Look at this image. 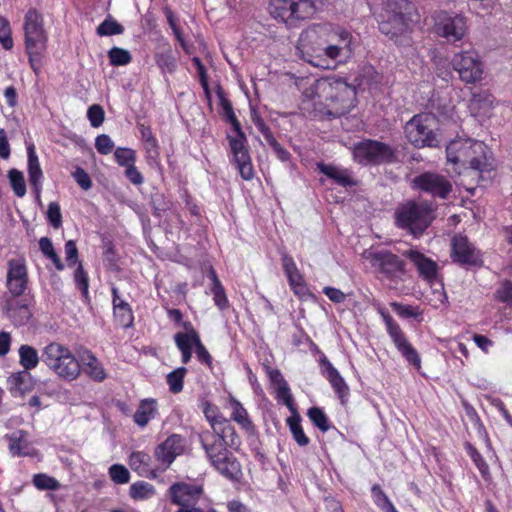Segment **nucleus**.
Segmentation results:
<instances>
[{
	"label": "nucleus",
	"mask_w": 512,
	"mask_h": 512,
	"mask_svg": "<svg viewBox=\"0 0 512 512\" xmlns=\"http://www.w3.org/2000/svg\"><path fill=\"white\" fill-rule=\"evenodd\" d=\"M317 169L338 186L352 188L357 185V181L352 177L348 169L340 168L332 164H325L323 162L317 163Z\"/></svg>",
	"instance_id": "nucleus-24"
},
{
	"label": "nucleus",
	"mask_w": 512,
	"mask_h": 512,
	"mask_svg": "<svg viewBox=\"0 0 512 512\" xmlns=\"http://www.w3.org/2000/svg\"><path fill=\"white\" fill-rule=\"evenodd\" d=\"M0 44L5 50H10L13 47V40L11 37V29L8 20L0 16Z\"/></svg>",
	"instance_id": "nucleus-55"
},
{
	"label": "nucleus",
	"mask_w": 512,
	"mask_h": 512,
	"mask_svg": "<svg viewBox=\"0 0 512 512\" xmlns=\"http://www.w3.org/2000/svg\"><path fill=\"white\" fill-rule=\"evenodd\" d=\"M287 425L292 433L294 440L299 446H306L309 443V438L305 435L301 426V419L298 415L291 416L287 419Z\"/></svg>",
	"instance_id": "nucleus-42"
},
{
	"label": "nucleus",
	"mask_w": 512,
	"mask_h": 512,
	"mask_svg": "<svg viewBox=\"0 0 512 512\" xmlns=\"http://www.w3.org/2000/svg\"><path fill=\"white\" fill-rule=\"evenodd\" d=\"M318 57L321 53L331 60L336 66L337 63L346 62L354 53L353 36L342 27H336L329 36L328 43L319 48Z\"/></svg>",
	"instance_id": "nucleus-9"
},
{
	"label": "nucleus",
	"mask_w": 512,
	"mask_h": 512,
	"mask_svg": "<svg viewBox=\"0 0 512 512\" xmlns=\"http://www.w3.org/2000/svg\"><path fill=\"white\" fill-rule=\"evenodd\" d=\"M434 28L439 36L446 38L449 42H456L466 33V18L460 14L440 11L435 16Z\"/></svg>",
	"instance_id": "nucleus-12"
},
{
	"label": "nucleus",
	"mask_w": 512,
	"mask_h": 512,
	"mask_svg": "<svg viewBox=\"0 0 512 512\" xmlns=\"http://www.w3.org/2000/svg\"><path fill=\"white\" fill-rule=\"evenodd\" d=\"M74 179L77 184L84 190H88L92 186V181L88 173L81 167H77L73 173Z\"/></svg>",
	"instance_id": "nucleus-63"
},
{
	"label": "nucleus",
	"mask_w": 512,
	"mask_h": 512,
	"mask_svg": "<svg viewBox=\"0 0 512 512\" xmlns=\"http://www.w3.org/2000/svg\"><path fill=\"white\" fill-rule=\"evenodd\" d=\"M41 361L59 379L72 382L81 374V365L71 349L59 342H50L41 353Z\"/></svg>",
	"instance_id": "nucleus-2"
},
{
	"label": "nucleus",
	"mask_w": 512,
	"mask_h": 512,
	"mask_svg": "<svg viewBox=\"0 0 512 512\" xmlns=\"http://www.w3.org/2000/svg\"><path fill=\"white\" fill-rule=\"evenodd\" d=\"M99 36H112L122 34L124 27L111 17L106 18L96 29Z\"/></svg>",
	"instance_id": "nucleus-48"
},
{
	"label": "nucleus",
	"mask_w": 512,
	"mask_h": 512,
	"mask_svg": "<svg viewBox=\"0 0 512 512\" xmlns=\"http://www.w3.org/2000/svg\"><path fill=\"white\" fill-rule=\"evenodd\" d=\"M149 454L137 451L133 452L129 457L130 467L141 476H147L151 472Z\"/></svg>",
	"instance_id": "nucleus-40"
},
{
	"label": "nucleus",
	"mask_w": 512,
	"mask_h": 512,
	"mask_svg": "<svg viewBox=\"0 0 512 512\" xmlns=\"http://www.w3.org/2000/svg\"><path fill=\"white\" fill-rule=\"evenodd\" d=\"M268 376L276 390L277 398L287 407L292 408L293 397L289 385L284 379L282 373L278 369H269Z\"/></svg>",
	"instance_id": "nucleus-31"
},
{
	"label": "nucleus",
	"mask_w": 512,
	"mask_h": 512,
	"mask_svg": "<svg viewBox=\"0 0 512 512\" xmlns=\"http://www.w3.org/2000/svg\"><path fill=\"white\" fill-rule=\"evenodd\" d=\"M308 416L313 424L318 427L321 431L326 432L329 430V422L328 418L323 412L322 409L318 407L310 408L308 411Z\"/></svg>",
	"instance_id": "nucleus-53"
},
{
	"label": "nucleus",
	"mask_w": 512,
	"mask_h": 512,
	"mask_svg": "<svg viewBox=\"0 0 512 512\" xmlns=\"http://www.w3.org/2000/svg\"><path fill=\"white\" fill-rule=\"evenodd\" d=\"M412 188L435 198L447 199L452 191V184L444 175L427 171L413 178Z\"/></svg>",
	"instance_id": "nucleus-13"
},
{
	"label": "nucleus",
	"mask_w": 512,
	"mask_h": 512,
	"mask_svg": "<svg viewBox=\"0 0 512 512\" xmlns=\"http://www.w3.org/2000/svg\"><path fill=\"white\" fill-rule=\"evenodd\" d=\"M8 178L15 195L23 197L26 194V184L23 173L17 169H11L8 172Z\"/></svg>",
	"instance_id": "nucleus-49"
},
{
	"label": "nucleus",
	"mask_w": 512,
	"mask_h": 512,
	"mask_svg": "<svg viewBox=\"0 0 512 512\" xmlns=\"http://www.w3.org/2000/svg\"><path fill=\"white\" fill-rule=\"evenodd\" d=\"M203 490L199 485L175 483L169 488L171 501L174 504L197 503Z\"/></svg>",
	"instance_id": "nucleus-22"
},
{
	"label": "nucleus",
	"mask_w": 512,
	"mask_h": 512,
	"mask_svg": "<svg viewBox=\"0 0 512 512\" xmlns=\"http://www.w3.org/2000/svg\"><path fill=\"white\" fill-rule=\"evenodd\" d=\"M352 154L354 161L363 166L394 164L398 162L396 148L373 139H364L355 143Z\"/></svg>",
	"instance_id": "nucleus-6"
},
{
	"label": "nucleus",
	"mask_w": 512,
	"mask_h": 512,
	"mask_svg": "<svg viewBox=\"0 0 512 512\" xmlns=\"http://www.w3.org/2000/svg\"><path fill=\"white\" fill-rule=\"evenodd\" d=\"M413 10L414 5L408 0H384L378 20L380 32L396 44H404Z\"/></svg>",
	"instance_id": "nucleus-1"
},
{
	"label": "nucleus",
	"mask_w": 512,
	"mask_h": 512,
	"mask_svg": "<svg viewBox=\"0 0 512 512\" xmlns=\"http://www.w3.org/2000/svg\"><path fill=\"white\" fill-rule=\"evenodd\" d=\"M108 57L112 66H125L132 61L131 53L119 47H112L108 51Z\"/></svg>",
	"instance_id": "nucleus-47"
},
{
	"label": "nucleus",
	"mask_w": 512,
	"mask_h": 512,
	"mask_svg": "<svg viewBox=\"0 0 512 512\" xmlns=\"http://www.w3.org/2000/svg\"><path fill=\"white\" fill-rule=\"evenodd\" d=\"M494 102V97L488 91H480L478 93H473L469 108L472 112L479 115H486L492 108Z\"/></svg>",
	"instance_id": "nucleus-34"
},
{
	"label": "nucleus",
	"mask_w": 512,
	"mask_h": 512,
	"mask_svg": "<svg viewBox=\"0 0 512 512\" xmlns=\"http://www.w3.org/2000/svg\"><path fill=\"white\" fill-rule=\"evenodd\" d=\"M324 5V0H270V15L288 26L311 18Z\"/></svg>",
	"instance_id": "nucleus-4"
},
{
	"label": "nucleus",
	"mask_w": 512,
	"mask_h": 512,
	"mask_svg": "<svg viewBox=\"0 0 512 512\" xmlns=\"http://www.w3.org/2000/svg\"><path fill=\"white\" fill-rule=\"evenodd\" d=\"M155 62L164 73H174L178 66L170 46L155 54Z\"/></svg>",
	"instance_id": "nucleus-37"
},
{
	"label": "nucleus",
	"mask_w": 512,
	"mask_h": 512,
	"mask_svg": "<svg viewBox=\"0 0 512 512\" xmlns=\"http://www.w3.org/2000/svg\"><path fill=\"white\" fill-rule=\"evenodd\" d=\"M157 415V401L152 398H146L140 401L133 415V420L137 426L144 428L151 420L155 419Z\"/></svg>",
	"instance_id": "nucleus-29"
},
{
	"label": "nucleus",
	"mask_w": 512,
	"mask_h": 512,
	"mask_svg": "<svg viewBox=\"0 0 512 512\" xmlns=\"http://www.w3.org/2000/svg\"><path fill=\"white\" fill-rule=\"evenodd\" d=\"M115 161L119 166L128 167L136 162L135 150L128 147H118L114 152Z\"/></svg>",
	"instance_id": "nucleus-50"
},
{
	"label": "nucleus",
	"mask_w": 512,
	"mask_h": 512,
	"mask_svg": "<svg viewBox=\"0 0 512 512\" xmlns=\"http://www.w3.org/2000/svg\"><path fill=\"white\" fill-rule=\"evenodd\" d=\"M391 307L397 313L398 316L404 319H417L422 316V311L418 306L404 305L398 302H392Z\"/></svg>",
	"instance_id": "nucleus-51"
},
{
	"label": "nucleus",
	"mask_w": 512,
	"mask_h": 512,
	"mask_svg": "<svg viewBox=\"0 0 512 512\" xmlns=\"http://www.w3.org/2000/svg\"><path fill=\"white\" fill-rule=\"evenodd\" d=\"M431 214L432 209L427 203L407 201L400 204L395 211L396 224H415L418 221L429 224Z\"/></svg>",
	"instance_id": "nucleus-18"
},
{
	"label": "nucleus",
	"mask_w": 512,
	"mask_h": 512,
	"mask_svg": "<svg viewBox=\"0 0 512 512\" xmlns=\"http://www.w3.org/2000/svg\"><path fill=\"white\" fill-rule=\"evenodd\" d=\"M210 463L221 475L228 479H238L241 474L240 464L230 452Z\"/></svg>",
	"instance_id": "nucleus-30"
},
{
	"label": "nucleus",
	"mask_w": 512,
	"mask_h": 512,
	"mask_svg": "<svg viewBox=\"0 0 512 512\" xmlns=\"http://www.w3.org/2000/svg\"><path fill=\"white\" fill-rule=\"evenodd\" d=\"M467 139L452 140L446 147L447 162L453 166L456 174L460 175L467 170V159L469 158V144Z\"/></svg>",
	"instance_id": "nucleus-20"
},
{
	"label": "nucleus",
	"mask_w": 512,
	"mask_h": 512,
	"mask_svg": "<svg viewBox=\"0 0 512 512\" xmlns=\"http://www.w3.org/2000/svg\"><path fill=\"white\" fill-rule=\"evenodd\" d=\"M379 314L381 315L386 326V331L392 339V342L394 343L398 352L402 355L408 364L419 370L421 368L420 355L408 341L400 326L394 321V319L386 310L380 309Z\"/></svg>",
	"instance_id": "nucleus-11"
},
{
	"label": "nucleus",
	"mask_w": 512,
	"mask_h": 512,
	"mask_svg": "<svg viewBox=\"0 0 512 512\" xmlns=\"http://www.w3.org/2000/svg\"><path fill=\"white\" fill-rule=\"evenodd\" d=\"M87 117L92 127H99L102 125L105 117V112L102 106L94 104L88 108Z\"/></svg>",
	"instance_id": "nucleus-58"
},
{
	"label": "nucleus",
	"mask_w": 512,
	"mask_h": 512,
	"mask_svg": "<svg viewBox=\"0 0 512 512\" xmlns=\"http://www.w3.org/2000/svg\"><path fill=\"white\" fill-rule=\"evenodd\" d=\"M28 154V176L30 185L33 187L35 192L39 194L41 188V179L43 177L42 169L39 164L38 156L35 152V147L30 144L27 147Z\"/></svg>",
	"instance_id": "nucleus-33"
},
{
	"label": "nucleus",
	"mask_w": 512,
	"mask_h": 512,
	"mask_svg": "<svg viewBox=\"0 0 512 512\" xmlns=\"http://www.w3.org/2000/svg\"><path fill=\"white\" fill-rule=\"evenodd\" d=\"M496 298L503 303L512 306V282L506 281L495 292Z\"/></svg>",
	"instance_id": "nucleus-60"
},
{
	"label": "nucleus",
	"mask_w": 512,
	"mask_h": 512,
	"mask_svg": "<svg viewBox=\"0 0 512 512\" xmlns=\"http://www.w3.org/2000/svg\"><path fill=\"white\" fill-rule=\"evenodd\" d=\"M33 484L39 490L56 491L59 490L61 484L57 479L45 473H38L33 476Z\"/></svg>",
	"instance_id": "nucleus-46"
},
{
	"label": "nucleus",
	"mask_w": 512,
	"mask_h": 512,
	"mask_svg": "<svg viewBox=\"0 0 512 512\" xmlns=\"http://www.w3.org/2000/svg\"><path fill=\"white\" fill-rule=\"evenodd\" d=\"M202 410L205 415V418L207 419V421L209 422V424L212 428V431L215 428L219 427V425L222 424V420L227 419L220 413V411L216 405H214L208 401H206L202 404Z\"/></svg>",
	"instance_id": "nucleus-44"
},
{
	"label": "nucleus",
	"mask_w": 512,
	"mask_h": 512,
	"mask_svg": "<svg viewBox=\"0 0 512 512\" xmlns=\"http://www.w3.org/2000/svg\"><path fill=\"white\" fill-rule=\"evenodd\" d=\"M199 440L210 462L228 453L227 445L214 431H203L199 434Z\"/></svg>",
	"instance_id": "nucleus-25"
},
{
	"label": "nucleus",
	"mask_w": 512,
	"mask_h": 512,
	"mask_svg": "<svg viewBox=\"0 0 512 512\" xmlns=\"http://www.w3.org/2000/svg\"><path fill=\"white\" fill-rule=\"evenodd\" d=\"M213 431L219 438L223 439V442L228 447L237 449L240 446V437L237 435L234 426L228 419L222 420V424L215 428Z\"/></svg>",
	"instance_id": "nucleus-35"
},
{
	"label": "nucleus",
	"mask_w": 512,
	"mask_h": 512,
	"mask_svg": "<svg viewBox=\"0 0 512 512\" xmlns=\"http://www.w3.org/2000/svg\"><path fill=\"white\" fill-rule=\"evenodd\" d=\"M361 258L368 262L376 273L395 284L403 280L405 263L396 254L386 249L368 248L361 253Z\"/></svg>",
	"instance_id": "nucleus-5"
},
{
	"label": "nucleus",
	"mask_w": 512,
	"mask_h": 512,
	"mask_svg": "<svg viewBox=\"0 0 512 512\" xmlns=\"http://www.w3.org/2000/svg\"><path fill=\"white\" fill-rule=\"evenodd\" d=\"M469 158L467 159V170L471 169L478 173L479 178L483 179V173L494 169V159L488 146L478 140L468 138Z\"/></svg>",
	"instance_id": "nucleus-16"
},
{
	"label": "nucleus",
	"mask_w": 512,
	"mask_h": 512,
	"mask_svg": "<svg viewBox=\"0 0 512 512\" xmlns=\"http://www.w3.org/2000/svg\"><path fill=\"white\" fill-rule=\"evenodd\" d=\"M268 145L272 148L273 152L275 153V155L277 156V158L279 160H281L282 162H287L290 160L291 158V154L290 152L285 149L277 140L274 136H272V138H269L268 140H266Z\"/></svg>",
	"instance_id": "nucleus-61"
},
{
	"label": "nucleus",
	"mask_w": 512,
	"mask_h": 512,
	"mask_svg": "<svg viewBox=\"0 0 512 512\" xmlns=\"http://www.w3.org/2000/svg\"><path fill=\"white\" fill-rule=\"evenodd\" d=\"M95 148L102 155L110 154L114 149V142L107 134L98 135L95 139Z\"/></svg>",
	"instance_id": "nucleus-59"
},
{
	"label": "nucleus",
	"mask_w": 512,
	"mask_h": 512,
	"mask_svg": "<svg viewBox=\"0 0 512 512\" xmlns=\"http://www.w3.org/2000/svg\"><path fill=\"white\" fill-rule=\"evenodd\" d=\"M211 293L213 294L214 304L220 309L224 310L228 307L229 301L226 296L224 287L222 284L211 285Z\"/></svg>",
	"instance_id": "nucleus-57"
},
{
	"label": "nucleus",
	"mask_w": 512,
	"mask_h": 512,
	"mask_svg": "<svg viewBox=\"0 0 512 512\" xmlns=\"http://www.w3.org/2000/svg\"><path fill=\"white\" fill-rule=\"evenodd\" d=\"M217 97L219 99V105L221 106L223 113L222 116L224 117L225 121L236 116L234 113V109L232 107L231 101L226 97V94L222 87L218 86L216 90Z\"/></svg>",
	"instance_id": "nucleus-56"
},
{
	"label": "nucleus",
	"mask_w": 512,
	"mask_h": 512,
	"mask_svg": "<svg viewBox=\"0 0 512 512\" xmlns=\"http://www.w3.org/2000/svg\"><path fill=\"white\" fill-rule=\"evenodd\" d=\"M227 403L228 408L231 411V419L238 423L247 433H253L254 425L243 405L231 395L229 396Z\"/></svg>",
	"instance_id": "nucleus-32"
},
{
	"label": "nucleus",
	"mask_w": 512,
	"mask_h": 512,
	"mask_svg": "<svg viewBox=\"0 0 512 512\" xmlns=\"http://www.w3.org/2000/svg\"><path fill=\"white\" fill-rule=\"evenodd\" d=\"M318 88L325 99L334 104L335 112L329 111L333 117L349 113L356 105V87L348 84L344 79L339 78L333 81H323Z\"/></svg>",
	"instance_id": "nucleus-7"
},
{
	"label": "nucleus",
	"mask_w": 512,
	"mask_h": 512,
	"mask_svg": "<svg viewBox=\"0 0 512 512\" xmlns=\"http://www.w3.org/2000/svg\"><path fill=\"white\" fill-rule=\"evenodd\" d=\"M186 372L185 367H179L167 375L166 381L172 393L177 394L182 391Z\"/></svg>",
	"instance_id": "nucleus-45"
},
{
	"label": "nucleus",
	"mask_w": 512,
	"mask_h": 512,
	"mask_svg": "<svg viewBox=\"0 0 512 512\" xmlns=\"http://www.w3.org/2000/svg\"><path fill=\"white\" fill-rule=\"evenodd\" d=\"M124 174L126 178L136 186L142 185L144 183V177L141 174V172L137 169L135 164L126 167Z\"/></svg>",
	"instance_id": "nucleus-64"
},
{
	"label": "nucleus",
	"mask_w": 512,
	"mask_h": 512,
	"mask_svg": "<svg viewBox=\"0 0 512 512\" xmlns=\"http://www.w3.org/2000/svg\"><path fill=\"white\" fill-rule=\"evenodd\" d=\"M174 341L180 351H193V349H195L197 344L200 342V337L194 329H191L188 332L176 333L174 336Z\"/></svg>",
	"instance_id": "nucleus-39"
},
{
	"label": "nucleus",
	"mask_w": 512,
	"mask_h": 512,
	"mask_svg": "<svg viewBox=\"0 0 512 512\" xmlns=\"http://www.w3.org/2000/svg\"><path fill=\"white\" fill-rule=\"evenodd\" d=\"M156 494L154 486L145 481H137L129 488V496L135 501H145Z\"/></svg>",
	"instance_id": "nucleus-38"
},
{
	"label": "nucleus",
	"mask_w": 512,
	"mask_h": 512,
	"mask_svg": "<svg viewBox=\"0 0 512 512\" xmlns=\"http://www.w3.org/2000/svg\"><path fill=\"white\" fill-rule=\"evenodd\" d=\"M18 354L19 364L25 371L35 369L41 360V356H39L37 349L28 344L21 345L18 349Z\"/></svg>",
	"instance_id": "nucleus-36"
},
{
	"label": "nucleus",
	"mask_w": 512,
	"mask_h": 512,
	"mask_svg": "<svg viewBox=\"0 0 512 512\" xmlns=\"http://www.w3.org/2000/svg\"><path fill=\"white\" fill-rule=\"evenodd\" d=\"M451 64L465 83H475L482 79L483 64L475 51L456 53Z\"/></svg>",
	"instance_id": "nucleus-15"
},
{
	"label": "nucleus",
	"mask_w": 512,
	"mask_h": 512,
	"mask_svg": "<svg viewBox=\"0 0 512 512\" xmlns=\"http://www.w3.org/2000/svg\"><path fill=\"white\" fill-rule=\"evenodd\" d=\"M185 447V438L179 434H172L156 447L155 458L163 469H166L174 462L176 457L183 454Z\"/></svg>",
	"instance_id": "nucleus-19"
},
{
	"label": "nucleus",
	"mask_w": 512,
	"mask_h": 512,
	"mask_svg": "<svg viewBox=\"0 0 512 512\" xmlns=\"http://www.w3.org/2000/svg\"><path fill=\"white\" fill-rule=\"evenodd\" d=\"M9 442V452L12 456L22 457L33 455V449L28 439V433L24 430H16L5 436Z\"/></svg>",
	"instance_id": "nucleus-28"
},
{
	"label": "nucleus",
	"mask_w": 512,
	"mask_h": 512,
	"mask_svg": "<svg viewBox=\"0 0 512 512\" xmlns=\"http://www.w3.org/2000/svg\"><path fill=\"white\" fill-rule=\"evenodd\" d=\"M288 283L292 291L299 298L303 299L309 295V290L304 282V278L300 271L287 275Z\"/></svg>",
	"instance_id": "nucleus-43"
},
{
	"label": "nucleus",
	"mask_w": 512,
	"mask_h": 512,
	"mask_svg": "<svg viewBox=\"0 0 512 512\" xmlns=\"http://www.w3.org/2000/svg\"><path fill=\"white\" fill-rule=\"evenodd\" d=\"M251 120L257 129L262 133L265 140L272 138L273 134L269 128V126L265 123L264 119L255 111L251 112Z\"/></svg>",
	"instance_id": "nucleus-62"
},
{
	"label": "nucleus",
	"mask_w": 512,
	"mask_h": 512,
	"mask_svg": "<svg viewBox=\"0 0 512 512\" xmlns=\"http://www.w3.org/2000/svg\"><path fill=\"white\" fill-rule=\"evenodd\" d=\"M320 366L322 375L329 381L334 392L341 402L344 403L349 395V387L345 380L325 355H322L320 358Z\"/></svg>",
	"instance_id": "nucleus-21"
},
{
	"label": "nucleus",
	"mask_w": 512,
	"mask_h": 512,
	"mask_svg": "<svg viewBox=\"0 0 512 512\" xmlns=\"http://www.w3.org/2000/svg\"><path fill=\"white\" fill-rule=\"evenodd\" d=\"M78 361L81 365V371L94 381L102 382L106 379L107 374L100 360L90 351L84 350Z\"/></svg>",
	"instance_id": "nucleus-26"
},
{
	"label": "nucleus",
	"mask_w": 512,
	"mask_h": 512,
	"mask_svg": "<svg viewBox=\"0 0 512 512\" xmlns=\"http://www.w3.org/2000/svg\"><path fill=\"white\" fill-rule=\"evenodd\" d=\"M226 122L231 124L233 131L236 133V137L229 134L227 135V140L229 141L230 150L233 155V162L240 176L244 180H251L254 177V169L247 146V137L236 116L226 120Z\"/></svg>",
	"instance_id": "nucleus-8"
},
{
	"label": "nucleus",
	"mask_w": 512,
	"mask_h": 512,
	"mask_svg": "<svg viewBox=\"0 0 512 512\" xmlns=\"http://www.w3.org/2000/svg\"><path fill=\"white\" fill-rule=\"evenodd\" d=\"M43 16L36 9H29L24 19L25 48L27 53H43L48 36L44 29Z\"/></svg>",
	"instance_id": "nucleus-10"
},
{
	"label": "nucleus",
	"mask_w": 512,
	"mask_h": 512,
	"mask_svg": "<svg viewBox=\"0 0 512 512\" xmlns=\"http://www.w3.org/2000/svg\"><path fill=\"white\" fill-rule=\"evenodd\" d=\"M74 282L76 287L81 291L82 295L87 297L89 293V280L88 275L84 271L81 263L77 264V267L74 271Z\"/></svg>",
	"instance_id": "nucleus-54"
},
{
	"label": "nucleus",
	"mask_w": 512,
	"mask_h": 512,
	"mask_svg": "<svg viewBox=\"0 0 512 512\" xmlns=\"http://www.w3.org/2000/svg\"><path fill=\"white\" fill-rule=\"evenodd\" d=\"M111 291L115 321L119 326L123 328L132 326L134 316L131 306L119 295L118 289L116 287L113 286Z\"/></svg>",
	"instance_id": "nucleus-27"
},
{
	"label": "nucleus",
	"mask_w": 512,
	"mask_h": 512,
	"mask_svg": "<svg viewBox=\"0 0 512 512\" xmlns=\"http://www.w3.org/2000/svg\"><path fill=\"white\" fill-rule=\"evenodd\" d=\"M108 474L110 479L116 484H126L130 480V472L121 464H113L109 467Z\"/></svg>",
	"instance_id": "nucleus-52"
},
{
	"label": "nucleus",
	"mask_w": 512,
	"mask_h": 512,
	"mask_svg": "<svg viewBox=\"0 0 512 512\" xmlns=\"http://www.w3.org/2000/svg\"><path fill=\"white\" fill-rule=\"evenodd\" d=\"M438 121L431 113L414 115L404 126L408 142L415 148H436L440 145Z\"/></svg>",
	"instance_id": "nucleus-3"
},
{
	"label": "nucleus",
	"mask_w": 512,
	"mask_h": 512,
	"mask_svg": "<svg viewBox=\"0 0 512 512\" xmlns=\"http://www.w3.org/2000/svg\"><path fill=\"white\" fill-rule=\"evenodd\" d=\"M29 278L26 261L23 258L10 259L7 263L6 286L12 296L23 295L28 289Z\"/></svg>",
	"instance_id": "nucleus-17"
},
{
	"label": "nucleus",
	"mask_w": 512,
	"mask_h": 512,
	"mask_svg": "<svg viewBox=\"0 0 512 512\" xmlns=\"http://www.w3.org/2000/svg\"><path fill=\"white\" fill-rule=\"evenodd\" d=\"M371 493L375 505L383 512H398L379 485H373Z\"/></svg>",
	"instance_id": "nucleus-41"
},
{
	"label": "nucleus",
	"mask_w": 512,
	"mask_h": 512,
	"mask_svg": "<svg viewBox=\"0 0 512 512\" xmlns=\"http://www.w3.org/2000/svg\"><path fill=\"white\" fill-rule=\"evenodd\" d=\"M407 257L416 266L420 276L430 284H433L438 278L437 263L416 250L407 252Z\"/></svg>",
	"instance_id": "nucleus-23"
},
{
	"label": "nucleus",
	"mask_w": 512,
	"mask_h": 512,
	"mask_svg": "<svg viewBox=\"0 0 512 512\" xmlns=\"http://www.w3.org/2000/svg\"><path fill=\"white\" fill-rule=\"evenodd\" d=\"M451 259L454 263L466 267H480L483 265L481 251L463 235H455L452 238Z\"/></svg>",
	"instance_id": "nucleus-14"
}]
</instances>
